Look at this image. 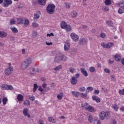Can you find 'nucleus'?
<instances>
[{
    "label": "nucleus",
    "instance_id": "49",
    "mask_svg": "<svg viewBox=\"0 0 124 124\" xmlns=\"http://www.w3.org/2000/svg\"><path fill=\"white\" fill-rule=\"evenodd\" d=\"M119 93L122 95H124V89H123V90H120L119 91Z\"/></svg>",
    "mask_w": 124,
    "mask_h": 124
},
{
    "label": "nucleus",
    "instance_id": "14",
    "mask_svg": "<svg viewBox=\"0 0 124 124\" xmlns=\"http://www.w3.org/2000/svg\"><path fill=\"white\" fill-rule=\"evenodd\" d=\"M114 59L116 62H121L122 61V57L120 54L115 55Z\"/></svg>",
    "mask_w": 124,
    "mask_h": 124
},
{
    "label": "nucleus",
    "instance_id": "31",
    "mask_svg": "<svg viewBox=\"0 0 124 124\" xmlns=\"http://www.w3.org/2000/svg\"><path fill=\"white\" fill-rule=\"evenodd\" d=\"M118 13L119 14H123V13H124V7H120L118 10Z\"/></svg>",
    "mask_w": 124,
    "mask_h": 124
},
{
    "label": "nucleus",
    "instance_id": "32",
    "mask_svg": "<svg viewBox=\"0 0 124 124\" xmlns=\"http://www.w3.org/2000/svg\"><path fill=\"white\" fill-rule=\"evenodd\" d=\"M1 90L4 91L7 90V85L6 84H2L0 87Z\"/></svg>",
    "mask_w": 124,
    "mask_h": 124
},
{
    "label": "nucleus",
    "instance_id": "42",
    "mask_svg": "<svg viewBox=\"0 0 124 124\" xmlns=\"http://www.w3.org/2000/svg\"><path fill=\"white\" fill-rule=\"evenodd\" d=\"M30 70L31 75H33V73L32 72H35V69L34 68H30Z\"/></svg>",
    "mask_w": 124,
    "mask_h": 124
},
{
    "label": "nucleus",
    "instance_id": "19",
    "mask_svg": "<svg viewBox=\"0 0 124 124\" xmlns=\"http://www.w3.org/2000/svg\"><path fill=\"white\" fill-rule=\"evenodd\" d=\"M11 30L13 32H14V33H17V32H18V29H17V28H16V27H14V26H11L10 27Z\"/></svg>",
    "mask_w": 124,
    "mask_h": 124
},
{
    "label": "nucleus",
    "instance_id": "48",
    "mask_svg": "<svg viewBox=\"0 0 124 124\" xmlns=\"http://www.w3.org/2000/svg\"><path fill=\"white\" fill-rule=\"evenodd\" d=\"M32 26L33 28H37L38 27L39 25L37 24V23L33 22L32 23Z\"/></svg>",
    "mask_w": 124,
    "mask_h": 124
},
{
    "label": "nucleus",
    "instance_id": "17",
    "mask_svg": "<svg viewBox=\"0 0 124 124\" xmlns=\"http://www.w3.org/2000/svg\"><path fill=\"white\" fill-rule=\"evenodd\" d=\"M66 27H67V24L64 21H62L61 24V29H66Z\"/></svg>",
    "mask_w": 124,
    "mask_h": 124
},
{
    "label": "nucleus",
    "instance_id": "16",
    "mask_svg": "<svg viewBox=\"0 0 124 124\" xmlns=\"http://www.w3.org/2000/svg\"><path fill=\"white\" fill-rule=\"evenodd\" d=\"M114 46V43L113 42H109L106 44V49H110L111 47Z\"/></svg>",
    "mask_w": 124,
    "mask_h": 124
},
{
    "label": "nucleus",
    "instance_id": "15",
    "mask_svg": "<svg viewBox=\"0 0 124 124\" xmlns=\"http://www.w3.org/2000/svg\"><path fill=\"white\" fill-rule=\"evenodd\" d=\"M49 123H52V124H56V119H54L53 117H49L47 119Z\"/></svg>",
    "mask_w": 124,
    "mask_h": 124
},
{
    "label": "nucleus",
    "instance_id": "20",
    "mask_svg": "<svg viewBox=\"0 0 124 124\" xmlns=\"http://www.w3.org/2000/svg\"><path fill=\"white\" fill-rule=\"evenodd\" d=\"M39 17H40V16L38 13H35L34 15V17H33L34 21H37V20L39 19Z\"/></svg>",
    "mask_w": 124,
    "mask_h": 124
},
{
    "label": "nucleus",
    "instance_id": "50",
    "mask_svg": "<svg viewBox=\"0 0 124 124\" xmlns=\"http://www.w3.org/2000/svg\"><path fill=\"white\" fill-rule=\"evenodd\" d=\"M57 98L59 99V100H61V99L62 98V94H58L57 95Z\"/></svg>",
    "mask_w": 124,
    "mask_h": 124
},
{
    "label": "nucleus",
    "instance_id": "39",
    "mask_svg": "<svg viewBox=\"0 0 124 124\" xmlns=\"http://www.w3.org/2000/svg\"><path fill=\"white\" fill-rule=\"evenodd\" d=\"M105 4L106 5H110L111 4V0H105Z\"/></svg>",
    "mask_w": 124,
    "mask_h": 124
},
{
    "label": "nucleus",
    "instance_id": "58",
    "mask_svg": "<svg viewBox=\"0 0 124 124\" xmlns=\"http://www.w3.org/2000/svg\"><path fill=\"white\" fill-rule=\"evenodd\" d=\"M65 6H66L65 7L66 8H67V9L70 8V4H69V3L66 4Z\"/></svg>",
    "mask_w": 124,
    "mask_h": 124
},
{
    "label": "nucleus",
    "instance_id": "33",
    "mask_svg": "<svg viewBox=\"0 0 124 124\" xmlns=\"http://www.w3.org/2000/svg\"><path fill=\"white\" fill-rule=\"evenodd\" d=\"M106 24L108 25V27H112L113 26V22H112L111 20L107 21Z\"/></svg>",
    "mask_w": 124,
    "mask_h": 124
},
{
    "label": "nucleus",
    "instance_id": "35",
    "mask_svg": "<svg viewBox=\"0 0 124 124\" xmlns=\"http://www.w3.org/2000/svg\"><path fill=\"white\" fill-rule=\"evenodd\" d=\"M118 6H120V7H124V0L120 1L118 3Z\"/></svg>",
    "mask_w": 124,
    "mask_h": 124
},
{
    "label": "nucleus",
    "instance_id": "54",
    "mask_svg": "<svg viewBox=\"0 0 124 124\" xmlns=\"http://www.w3.org/2000/svg\"><path fill=\"white\" fill-rule=\"evenodd\" d=\"M101 46L103 47V48H106V44L105 43H102L101 44Z\"/></svg>",
    "mask_w": 124,
    "mask_h": 124
},
{
    "label": "nucleus",
    "instance_id": "53",
    "mask_svg": "<svg viewBox=\"0 0 124 124\" xmlns=\"http://www.w3.org/2000/svg\"><path fill=\"white\" fill-rule=\"evenodd\" d=\"M98 97H97V96H95V95H93L92 96V99L93 100H94L95 101H96V99H97V98Z\"/></svg>",
    "mask_w": 124,
    "mask_h": 124
},
{
    "label": "nucleus",
    "instance_id": "24",
    "mask_svg": "<svg viewBox=\"0 0 124 124\" xmlns=\"http://www.w3.org/2000/svg\"><path fill=\"white\" fill-rule=\"evenodd\" d=\"M17 23L20 24L24 25V18L23 17L18 18H17Z\"/></svg>",
    "mask_w": 124,
    "mask_h": 124
},
{
    "label": "nucleus",
    "instance_id": "11",
    "mask_svg": "<svg viewBox=\"0 0 124 124\" xmlns=\"http://www.w3.org/2000/svg\"><path fill=\"white\" fill-rule=\"evenodd\" d=\"M71 84L72 85H76L77 84V82H78V79L75 78V77H72L70 79Z\"/></svg>",
    "mask_w": 124,
    "mask_h": 124
},
{
    "label": "nucleus",
    "instance_id": "45",
    "mask_svg": "<svg viewBox=\"0 0 124 124\" xmlns=\"http://www.w3.org/2000/svg\"><path fill=\"white\" fill-rule=\"evenodd\" d=\"M89 71L92 73L94 72L95 71V68L94 67H91L89 68Z\"/></svg>",
    "mask_w": 124,
    "mask_h": 124
},
{
    "label": "nucleus",
    "instance_id": "51",
    "mask_svg": "<svg viewBox=\"0 0 124 124\" xmlns=\"http://www.w3.org/2000/svg\"><path fill=\"white\" fill-rule=\"evenodd\" d=\"M87 90H89V92H92L93 91V88L92 87H87Z\"/></svg>",
    "mask_w": 124,
    "mask_h": 124
},
{
    "label": "nucleus",
    "instance_id": "9",
    "mask_svg": "<svg viewBox=\"0 0 124 124\" xmlns=\"http://www.w3.org/2000/svg\"><path fill=\"white\" fill-rule=\"evenodd\" d=\"M70 48V44L68 41H67L64 45V50L65 51H68Z\"/></svg>",
    "mask_w": 124,
    "mask_h": 124
},
{
    "label": "nucleus",
    "instance_id": "2",
    "mask_svg": "<svg viewBox=\"0 0 124 124\" xmlns=\"http://www.w3.org/2000/svg\"><path fill=\"white\" fill-rule=\"evenodd\" d=\"M31 63V59L29 58L26 59L25 61L22 62L21 64V69L22 70H25L27 69L28 67L30 66V64Z\"/></svg>",
    "mask_w": 124,
    "mask_h": 124
},
{
    "label": "nucleus",
    "instance_id": "29",
    "mask_svg": "<svg viewBox=\"0 0 124 124\" xmlns=\"http://www.w3.org/2000/svg\"><path fill=\"white\" fill-rule=\"evenodd\" d=\"M72 16H73V17L75 18V17H77V16H78V13H77V11H73L72 12Z\"/></svg>",
    "mask_w": 124,
    "mask_h": 124
},
{
    "label": "nucleus",
    "instance_id": "6",
    "mask_svg": "<svg viewBox=\"0 0 124 124\" xmlns=\"http://www.w3.org/2000/svg\"><path fill=\"white\" fill-rule=\"evenodd\" d=\"M12 72H13V67H8L4 71V73L7 76L10 75Z\"/></svg>",
    "mask_w": 124,
    "mask_h": 124
},
{
    "label": "nucleus",
    "instance_id": "18",
    "mask_svg": "<svg viewBox=\"0 0 124 124\" xmlns=\"http://www.w3.org/2000/svg\"><path fill=\"white\" fill-rule=\"evenodd\" d=\"M46 1V0H38V3L40 5H45Z\"/></svg>",
    "mask_w": 124,
    "mask_h": 124
},
{
    "label": "nucleus",
    "instance_id": "38",
    "mask_svg": "<svg viewBox=\"0 0 124 124\" xmlns=\"http://www.w3.org/2000/svg\"><path fill=\"white\" fill-rule=\"evenodd\" d=\"M33 86V93H35V92H36V90H37V88H38V86L36 83H34Z\"/></svg>",
    "mask_w": 124,
    "mask_h": 124
},
{
    "label": "nucleus",
    "instance_id": "23",
    "mask_svg": "<svg viewBox=\"0 0 124 124\" xmlns=\"http://www.w3.org/2000/svg\"><path fill=\"white\" fill-rule=\"evenodd\" d=\"M86 110H88L89 112H94V108L93 107H92L91 106H89L87 107V109Z\"/></svg>",
    "mask_w": 124,
    "mask_h": 124
},
{
    "label": "nucleus",
    "instance_id": "43",
    "mask_svg": "<svg viewBox=\"0 0 124 124\" xmlns=\"http://www.w3.org/2000/svg\"><path fill=\"white\" fill-rule=\"evenodd\" d=\"M79 92H84L86 91V88L85 87H80L78 89Z\"/></svg>",
    "mask_w": 124,
    "mask_h": 124
},
{
    "label": "nucleus",
    "instance_id": "10",
    "mask_svg": "<svg viewBox=\"0 0 124 124\" xmlns=\"http://www.w3.org/2000/svg\"><path fill=\"white\" fill-rule=\"evenodd\" d=\"M23 114L25 117H27L28 118H31V114L29 113V109L25 108H24L23 110Z\"/></svg>",
    "mask_w": 124,
    "mask_h": 124
},
{
    "label": "nucleus",
    "instance_id": "41",
    "mask_svg": "<svg viewBox=\"0 0 124 124\" xmlns=\"http://www.w3.org/2000/svg\"><path fill=\"white\" fill-rule=\"evenodd\" d=\"M75 71H76V70L75 69V68L70 67L69 68V72L71 73H74L75 72Z\"/></svg>",
    "mask_w": 124,
    "mask_h": 124
},
{
    "label": "nucleus",
    "instance_id": "64",
    "mask_svg": "<svg viewBox=\"0 0 124 124\" xmlns=\"http://www.w3.org/2000/svg\"><path fill=\"white\" fill-rule=\"evenodd\" d=\"M121 63L123 64V65H124V58L121 60Z\"/></svg>",
    "mask_w": 124,
    "mask_h": 124
},
{
    "label": "nucleus",
    "instance_id": "52",
    "mask_svg": "<svg viewBox=\"0 0 124 124\" xmlns=\"http://www.w3.org/2000/svg\"><path fill=\"white\" fill-rule=\"evenodd\" d=\"M29 99H30V100H31V101H33L35 99V97L33 96H31V97L29 96Z\"/></svg>",
    "mask_w": 124,
    "mask_h": 124
},
{
    "label": "nucleus",
    "instance_id": "62",
    "mask_svg": "<svg viewBox=\"0 0 124 124\" xmlns=\"http://www.w3.org/2000/svg\"><path fill=\"white\" fill-rule=\"evenodd\" d=\"M96 102H97V103H99V102H100V98H97V99L96 100Z\"/></svg>",
    "mask_w": 124,
    "mask_h": 124
},
{
    "label": "nucleus",
    "instance_id": "8",
    "mask_svg": "<svg viewBox=\"0 0 124 124\" xmlns=\"http://www.w3.org/2000/svg\"><path fill=\"white\" fill-rule=\"evenodd\" d=\"M5 3H3V7H8L12 4V0H4Z\"/></svg>",
    "mask_w": 124,
    "mask_h": 124
},
{
    "label": "nucleus",
    "instance_id": "25",
    "mask_svg": "<svg viewBox=\"0 0 124 124\" xmlns=\"http://www.w3.org/2000/svg\"><path fill=\"white\" fill-rule=\"evenodd\" d=\"M112 108H113L114 111H116L117 112L119 110V106H118V104H115L112 105Z\"/></svg>",
    "mask_w": 124,
    "mask_h": 124
},
{
    "label": "nucleus",
    "instance_id": "59",
    "mask_svg": "<svg viewBox=\"0 0 124 124\" xmlns=\"http://www.w3.org/2000/svg\"><path fill=\"white\" fill-rule=\"evenodd\" d=\"M114 62V61H111V60H108V63H110V64H113Z\"/></svg>",
    "mask_w": 124,
    "mask_h": 124
},
{
    "label": "nucleus",
    "instance_id": "7",
    "mask_svg": "<svg viewBox=\"0 0 124 124\" xmlns=\"http://www.w3.org/2000/svg\"><path fill=\"white\" fill-rule=\"evenodd\" d=\"M71 38L73 39L75 42H77L79 40V36L75 33H71L70 34Z\"/></svg>",
    "mask_w": 124,
    "mask_h": 124
},
{
    "label": "nucleus",
    "instance_id": "34",
    "mask_svg": "<svg viewBox=\"0 0 124 124\" xmlns=\"http://www.w3.org/2000/svg\"><path fill=\"white\" fill-rule=\"evenodd\" d=\"M23 104L26 106H29V105H31V102L29 100H26L24 102Z\"/></svg>",
    "mask_w": 124,
    "mask_h": 124
},
{
    "label": "nucleus",
    "instance_id": "40",
    "mask_svg": "<svg viewBox=\"0 0 124 124\" xmlns=\"http://www.w3.org/2000/svg\"><path fill=\"white\" fill-rule=\"evenodd\" d=\"M7 101H8V99H7V98H6V97H4L2 99V102H3V105H5V104H6Z\"/></svg>",
    "mask_w": 124,
    "mask_h": 124
},
{
    "label": "nucleus",
    "instance_id": "3",
    "mask_svg": "<svg viewBox=\"0 0 124 124\" xmlns=\"http://www.w3.org/2000/svg\"><path fill=\"white\" fill-rule=\"evenodd\" d=\"M55 8H56V5L53 3L49 4L46 7V12L48 14H54L55 13Z\"/></svg>",
    "mask_w": 124,
    "mask_h": 124
},
{
    "label": "nucleus",
    "instance_id": "5",
    "mask_svg": "<svg viewBox=\"0 0 124 124\" xmlns=\"http://www.w3.org/2000/svg\"><path fill=\"white\" fill-rule=\"evenodd\" d=\"M79 45H81L82 46H84V45H88V39L85 38H80L78 41Z\"/></svg>",
    "mask_w": 124,
    "mask_h": 124
},
{
    "label": "nucleus",
    "instance_id": "21",
    "mask_svg": "<svg viewBox=\"0 0 124 124\" xmlns=\"http://www.w3.org/2000/svg\"><path fill=\"white\" fill-rule=\"evenodd\" d=\"M17 99L18 101H23V99H24V96L21 94H18L17 96Z\"/></svg>",
    "mask_w": 124,
    "mask_h": 124
},
{
    "label": "nucleus",
    "instance_id": "1",
    "mask_svg": "<svg viewBox=\"0 0 124 124\" xmlns=\"http://www.w3.org/2000/svg\"><path fill=\"white\" fill-rule=\"evenodd\" d=\"M62 61H63V62L67 61V57L64 56V55L60 53L59 55L55 57L54 62L56 63H59V62H61Z\"/></svg>",
    "mask_w": 124,
    "mask_h": 124
},
{
    "label": "nucleus",
    "instance_id": "30",
    "mask_svg": "<svg viewBox=\"0 0 124 124\" xmlns=\"http://www.w3.org/2000/svg\"><path fill=\"white\" fill-rule=\"evenodd\" d=\"M65 29L67 31H72V28L69 25H67Z\"/></svg>",
    "mask_w": 124,
    "mask_h": 124
},
{
    "label": "nucleus",
    "instance_id": "27",
    "mask_svg": "<svg viewBox=\"0 0 124 124\" xmlns=\"http://www.w3.org/2000/svg\"><path fill=\"white\" fill-rule=\"evenodd\" d=\"M87 106H88V103L82 104L81 105L82 108L84 110H87V109H88V107H87Z\"/></svg>",
    "mask_w": 124,
    "mask_h": 124
},
{
    "label": "nucleus",
    "instance_id": "12",
    "mask_svg": "<svg viewBox=\"0 0 124 124\" xmlns=\"http://www.w3.org/2000/svg\"><path fill=\"white\" fill-rule=\"evenodd\" d=\"M80 72L85 76V77H87L88 76V72L86 70V69L84 68H81L80 69Z\"/></svg>",
    "mask_w": 124,
    "mask_h": 124
},
{
    "label": "nucleus",
    "instance_id": "47",
    "mask_svg": "<svg viewBox=\"0 0 124 124\" xmlns=\"http://www.w3.org/2000/svg\"><path fill=\"white\" fill-rule=\"evenodd\" d=\"M100 36L101 38H105V37H106V34L104 32H102L101 33Z\"/></svg>",
    "mask_w": 124,
    "mask_h": 124
},
{
    "label": "nucleus",
    "instance_id": "44",
    "mask_svg": "<svg viewBox=\"0 0 124 124\" xmlns=\"http://www.w3.org/2000/svg\"><path fill=\"white\" fill-rule=\"evenodd\" d=\"M32 36L33 37H37V32L35 31H33L32 32Z\"/></svg>",
    "mask_w": 124,
    "mask_h": 124
},
{
    "label": "nucleus",
    "instance_id": "61",
    "mask_svg": "<svg viewBox=\"0 0 124 124\" xmlns=\"http://www.w3.org/2000/svg\"><path fill=\"white\" fill-rule=\"evenodd\" d=\"M11 25H14L15 24V21L14 20H12L10 21Z\"/></svg>",
    "mask_w": 124,
    "mask_h": 124
},
{
    "label": "nucleus",
    "instance_id": "56",
    "mask_svg": "<svg viewBox=\"0 0 124 124\" xmlns=\"http://www.w3.org/2000/svg\"><path fill=\"white\" fill-rule=\"evenodd\" d=\"M104 71L106 73H110V70L108 68L104 69Z\"/></svg>",
    "mask_w": 124,
    "mask_h": 124
},
{
    "label": "nucleus",
    "instance_id": "37",
    "mask_svg": "<svg viewBox=\"0 0 124 124\" xmlns=\"http://www.w3.org/2000/svg\"><path fill=\"white\" fill-rule=\"evenodd\" d=\"M62 65H60L56 66L54 68V70H55V71H58V70H60V69H62Z\"/></svg>",
    "mask_w": 124,
    "mask_h": 124
},
{
    "label": "nucleus",
    "instance_id": "4",
    "mask_svg": "<svg viewBox=\"0 0 124 124\" xmlns=\"http://www.w3.org/2000/svg\"><path fill=\"white\" fill-rule=\"evenodd\" d=\"M107 119V120H108V119H110V112L108 111H101L100 113L99 114V119L101 121H104V120L105 119Z\"/></svg>",
    "mask_w": 124,
    "mask_h": 124
},
{
    "label": "nucleus",
    "instance_id": "63",
    "mask_svg": "<svg viewBox=\"0 0 124 124\" xmlns=\"http://www.w3.org/2000/svg\"><path fill=\"white\" fill-rule=\"evenodd\" d=\"M120 111H122V112H124V106H122L120 108Z\"/></svg>",
    "mask_w": 124,
    "mask_h": 124
},
{
    "label": "nucleus",
    "instance_id": "22",
    "mask_svg": "<svg viewBox=\"0 0 124 124\" xmlns=\"http://www.w3.org/2000/svg\"><path fill=\"white\" fill-rule=\"evenodd\" d=\"M72 93L74 96H75V97H78V96L80 95V92H79L72 91Z\"/></svg>",
    "mask_w": 124,
    "mask_h": 124
},
{
    "label": "nucleus",
    "instance_id": "26",
    "mask_svg": "<svg viewBox=\"0 0 124 124\" xmlns=\"http://www.w3.org/2000/svg\"><path fill=\"white\" fill-rule=\"evenodd\" d=\"M88 121L90 124H92L93 122V117L92 115H89L88 118Z\"/></svg>",
    "mask_w": 124,
    "mask_h": 124
},
{
    "label": "nucleus",
    "instance_id": "46",
    "mask_svg": "<svg viewBox=\"0 0 124 124\" xmlns=\"http://www.w3.org/2000/svg\"><path fill=\"white\" fill-rule=\"evenodd\" d=\"M7 90H10V91H12L13 90V87L12 85H7Z\"/></svg>",
    "mask_w": 124,
    "mask_h": 124
},
{
    "label": "nucleus",
    "instance_id": "55",
    "mask_svg": "<svg viewBox=\"0 0 124 124\" xmlns=\"http://www.w3.org/2000/svg\"><path fill=\"white\" fill-rule=\"evenodd\" d=\"M94 94L98 95L99 94V90H95L94 92Z\"/></svg>",
    "mask_w": 124,
    "mask_h": 124
},
{
    "label": "nucleus",
    "instance_id": "57",
    "mask_svg": "<svg viewBox=\"0 0 124 124\" xmlns=\"http://www.w3.org/2000/svg\"><path fill=\"white\" fill-rule=\"evenodd\" d=\"M79 77H80V74H79L78 73H77L75 75V78H76V79H78V78H79Z\"/></svg>",
    "mask_w": 124,
    "mask_h": 124
},
{
    "label": "nucleus",
    "instance_id": "36",
    "mask_svg": "<svg viewBox=\"0 0 124 124\" xmlns=\"http://www.w3.org/2000/svg\"><path fill=\"white\" fill-rule=\"evenodd\" d=\"M87 95H88V93H80V96L82 98H86V97L87 96Z\"/></svg>",
    "mask_w": 124,
    "mask_h": 124
},
{
    "label": "nucleus",
    "instance_id": "28",
    "mask_svg": "<svg viewBox=\"0 0 124 124\" xmlns=\"http://www.w3.org/2000/svg\"><path fill=\"white\" fill-rule=\"evenodd\" d=\"M24 26H29L30 25V20L28 19H24V22H23Z\"/></svg>",
    "mask_w": 124,
    "mask_h": 124
},
{
    "label": "nucleus",
    "instance_id": "13",
    "mask_svg": "<svg viewBox=\"0 0 124 124\" xmlns=\"http://www.w3.org/2000/svg\"><path fill=\"white\" fill-rule=\"evenodd\" d=\"M7 36V33L3 31H0V38H4Z\"/></svg>",
    "mask_w": 124,
    "mask_h": 124
},
{
    "label": "nucleus",
    "instance_id": "60",
    "mask_svg": "<svg viewBox=\"0 0 124 124\" xmlns=\"http://www.w3.org/2000/svg\"><path fill=\"white\" fill-rule=\"evenodd\" d=\"M38 91H39L40 92H43V89L41 86H39L38 88Z\"/></svg>",
    "mask_w": 124,
    "mask_h": 124
}]
</instances>
